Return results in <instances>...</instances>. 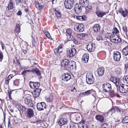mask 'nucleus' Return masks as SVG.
I'll list each match as a JSON object with an SVG mask.
<instances>
[{
	"label": "nucleus",
	"mask_w": 128,
	"mask_h": 128,
	"mask_svg": "<svg viewBox=\"0 0 128 128\" xmlns=\"http://www.w3.org/2000/svg\"><path fill=\"white\" fill-rule=\"evenodd\" d=\"M74 0H65L64 5L65 8L70 9L74 5Z\"/></svg>",
	"instance_id": "f257e3e1"
},
{
	"label": "nucleus",
	"mask_w": 128,
	"mask_h": 128,
	"mask_svg": "<svg viewBox=\"0 0 128 128\" xmlns=\"http://www.w3.org/2000/svg\"><path fill=\"white\" fill-rule=\"evenodd\" d=\"M84 26L82 24L78 23L74 26V29L75 31L78 32H82L84 30Z\"/></svg>",
	"instance_id": "f03ea898"
},
{
	"label": "nucleus",
	"mask_w": 128,
	"mask_h": 128,
	"mask_svg": "<svg viewBox=\"0 0 128 128\" xmlns=\"http://www.w3.org/2000/svg\"><path fill=\"white\" fill-rule=\"evenodd\" d=\"M110 39L111 41L114 43H119L121 42V38L116 34H111L110 37Z\"/></svg>",
	"instance_id": "7ed1b4c3"
},
{
	"label": "nucleus",
	"mask_w": 128,
	"mask_h": 128,
	"mask_svg": "<svg viewBox=\"0 0 128 128\" xmlns=\"http://www.w3.org/2000/svg\"><path fill=\"white\" fill-rule=\"evenodd\" d=\"M86 78V82L88 84H91L94 83V79L92 74L87 73Z\"/></svg>",
	"instance_id": "20e7f679"
},
{
	"label": "nucleus",
	"mask_w": 128,
	"mask_h": 128,
	"mask_svg": "<svg viewBox=\"0 0 128 128\" xmlns=\"http://www.w3.org/2000/svg\"><path fill=\"white\" fill-rule=\"evenodd\" d=\"M76 50L74 48L70 49L66 51V54L68 57L71 58L74 56L76 53Z\"/></svg>",
	"instance_id": "39448f33"
},
{
	"label": "nucleus",
	"mask_w": 128,
	"mask_h": 128,
	"mask_svg": "<svg viewBox=\"0 0 128 128\" xmlns=\"http://www.w3.org/2000/svg\"><path fill=\"white\" fill-rule=\"evenodd\" d=\"M102 87L104 91L106 92H108L112 89L111 85L108 82L103 84Z\"/></svg>",
	"instance_id": "423d86ee"
},
{
	"label": "nucleus",
	"mask_w": 128,
	"mask_h": 128,
	"mask_svg": "<svg viewBox=\"0 0 128 128\" xmlns=\"http://www.w3.org/2000/svg\"><path fill=\"white\" fill-rule=\"evenodd\" d=\"M120 92L122 93H125L128 91V86L125 84H120L119 87Z\"/></svg>",
	"instance_id": "0eeeda50"
},
{
	"label": "nucleus",
	"mask_w": 128,
	"mask_h": 128,
	"mask_svg": "<svg viewBox=\"0 0 128 128\" xmlns=\"http://www.w3.org/2000/svg\"><path fill=\"white\" fill-rule=\"evenodd\" d=\"M36 107L38 110L41 111L44 110L46 108V105L44 102H41L37 104Z\"/></svg>",
	"instance_id": "6e6552de"
},
{
	"label": "nucleus",
	"mask_w": 128,
	"mask_h": 128,
	"mask_svg": "<svg viewBox=\"0 0 128 128\" xmlns=\"http://www.w3.org/2000/svg\"><path fill=\"white\" fill-rule=\"evenodd\" d=\"M113 58L114 60L116 61H118L120 60L121 58L120 53L118 51L114 52L113 53Z\"/></svg>",
	"instance_id": "1a4fd4ad"
},
{
	"label": "nucleus",
	"mask_w": 128,
	"mask_h": 128,
	"mask_svg": "<svg viewBox=\"0 0 128 128\" xmlns=\"http://www.w3.org/2000/svg\"><path fill=\"white\" fill-rule=\"evenodd\" d=\"M74 8L75 12L78 14L81 12L82 9V6H79L78 4H75Z\"/></svg>",
	"instance_id": "9d476101"
},
{
	"label": "nucleus",
	"mask_w": 128,
	"mask_h": 128,
	"mask_svg": "<svg viewBox=\"0 0 128 128\" xmlns=\"http://www.w3.org/2000/svg\"><path fill=\"white\" fill-rule=\"evenodd\" d=\"M76 68V62L73 61L70 63L69 66L67 69L71 70L73 71L74 70H75Z\"/></svg>",
	"instance_id": "9b49d317"
},
{
	"label": "nucleus",
	"mask_w": 128,
	"mask_h": 128,
	"mask_svg": "<svg viewBox=\"0 0 128 128\" xmlns=\"http://www.w3.org/2000/svg\"><path fill=\"white\" fill-rule=\"evenodd\" d=\"M104 68L103 67L98 68L97 70V72L98 76H103L104 74Z\"/></svg>",
	"instance_id": "f8f14e48"
},
{
	"label": "nucleus",
	"mask_w": 128,
	"mask_h": 128,
	"mask_svg": "<svg viewBox=\"0 0 128 128\" xmlns=\"http://www.w3.org/2000/svg\"><path fill=\"white\" fill-rule=\"evenodd\" d=\"M61 78L62 80L67 81L71 78V76L70 74L68 73L62 75Z\"/></svg>",
	"instance_id": "ddd939ff"
},
{
	"label": "nucleus",
	"mask_w": 128,
	"mask_h": 128,
	"mask_svg": "<svg viewBox=\"0 0 128 128\" xmlns=\"http://www.w3.org/2000/svg\"><path fill=\"white\" fill-rule=\"evenodd\" d=\"M27 116L29 118H31L34 115V112L32 109L30 108H28L26 112Z\"/></svg>",
	"instance_id": "4468645a"
},
{
	"label": "nucleus",
	"mask_w": 128,
	"mask_h": 128,
	"mask_svg": "<svg viewBox=\"0 0 128 128\" xmlns=\"http://www.w3.org/2000/svg\"><path fill=\"white\" fill-rule=\"evenodd\" d=\"M94 44L90 42L88 44L86 47L87 50L90 52L94 51Z\"/></svg>",
	"instance_id": "2eb2a0df"
},
{
	"label": "nucleus",
	"mask_w": 128,
	"mask_h": 128,
	"mask_svg": "<svg viewBox=\"0 0 128 128\" xmlns=\"http://www.w3.org/2000/svg\"><path fill=\"white\" fill-rule=\"evenodd\" d=\"M92 28L94 32L97 33L100 31V26L98 24H95L93 26Z\"/></svg>",
	"instance_id": "dca6fc26"
},
{
	"label": "nucleus",
	"mask_w": 128,
	"mask_h": 128,
	"mask_svg": "<svg viewBox=\"0 0 128 128\" xmlns=\"http://www.w3.org/2000/svg\"><path fill=\"white\" fill-rule=\"evenodd\" d=\"M41 90L40 89H36L32 93V94L33 96L35 98H37L40 95Z\"/></svg>",
	"instance_id": "f3484780"
},
{
	"label": "nucleus",
	"mask_w": 128,
	"mask_h": 128,
	"mask_svg": "<svg viewBox=\"0 0 128 128\" xmlns=\"http://www.w3.org/2000/svg\"><path fill=\"white\" fill-rule=\"evenodd\" d=\"M67 120L65 118H60L58 122V124L60 126L65 124L67 123Z\"/></svg>",
	"instance_id": "a211bd4d"
},
{
	"label": "nucleus",
	"mask_w": 128,
	"mask_h": 128,
	"mask_svg": "<svg viewBox=\"0 0 128 128\" xmlns=\"http://www.w3.org/2000/svg\"><path fill=\"white\" fill-rule=\"evenodd\" d=\"M89 55L88 53H85L83 55L82 59L83 62L85 63L88 62L89 59Z\"/></svg>",
	"instance_id": "6ab92c4d"
},
{
	"label": "nucleus",
	"mask_w": 128,
	"mask_h": 128,
	"mask_svg": "<svg viewBox=\"0 0 128 128\" xmlns=\"http://www.w3.org/2000/svg\"><path fill=\"white\" fill-rule=\"evenodd\" d=\"M88 36L87 34L84 33L78 34L76 35V37L80 39H84Z\"/></svg>",
	"instance_id": "aec40b11"
},
{
	"label": "nucleus",
	"mask_w": 128,
	"mask_h": 128,
	"mask_svg": "<svg viewBox=\"0 0 128 128\" xmlns=\"http://www.w3.org/2000/svg\"><path fill=\"white\" fill-rule=\"evenodd\" d=\"M80 3L82 6H87L89 5L88 0H80Z\"/></svg>",
	"instance_id": "412c9836"
},
{
	"label": "nucleus",
	"mask_w": 128,
	"mask_h": 128,
	"mask_svg": "<svg viewBox=\"0 0 128 128\" xmlns=\"http://www.w3.org/2000/svg\"><path fill=\"white\" fill-rule=\"evenodd\" d=\"M31 72H32L33 73H35L38 76H40L41 74L40 72L37 68H32V70H31Z\"/></svg>",
	"instance_id": "4be33fe9"
},
{
	"label": "nucleus",
	"mask_w": 128,
	"mask_h": 128,
	"mask_svg": "<svg viewBox=\"0 0 128 128\" xmlns=\"http://www.w3.org/2000/svg\"><path fill=\"white\" fill-rule=\"evenodd\" d=\"M70 62L68 60L65 59L62 60V64L63 65H64L66 68H68Z\"/></svg>",
	"instance_id": "5701e85b"
},
{
	"label": "nucleus",
	"mask_w": 128,
	"mask_h": 128,
	"mask_svg": "<svg viewBox=\"0 0 128 128\" xmlns=\"http://www.w3.org/2000/svg\"><path fill=\"white\" fill-rule=\"evenodd\" d=\"M96 13L98 17L101 18L104 15H106V14L105 12L102 10L97 11L96 12Z\"/></svg>",
	"instance_id": "b1692460"
},
{
	"label": "nucleus",
	"mask_w": 128,
	"mask_h": 128,
	"mask_svg": "<svg viewBox=\"0 0 128 128\" xmlns=\"http://www.w3.org/2000/svg\"><path fill=\"white\" fill-rule=\"evenodd\" d=\"M25 103L28 105L29 106L30 105V104L32 102L31 98L30 96L27 97L24 100Z\"/></svg>",
	"instance_id": "393cba45"
},
{
	"label": "nucleus",
	"mask_w": 128,
	"mask_h": 128,
	"mask_svg": "<svg viewBox=\"0 0 128 128\" xmlns=\"http://www.w3.org/2000/svg\"><path fill=\"white\" fill-rule=\"evenodd\" d=\"M122 52L123 54L125 56L128 55V45L123 49Z\"/></svg>",
	"instance_id": "a878e982"
},
{
	"label": "nucleus",
	"mask_w": 128,
	"mask_h": 128,
	"mask_svg": "<svg viewBox=\"0 0 128 128\" xmlns=\"http://www.w3.org/2000/svg\"><path fill=\"white\" fill-rule=\"evenodd\" d=\"M13 2L12 0H10L9 4H8V8H6V10H9L10 9H12L14 8Z\"/></svg>",
	"instance_id": "bb28decb"
},
{
	"label": "nucleus",
	"mask_w": 128,
	"mask_h": 128,
	"mask_svg": "<svg viewBox=\"0 0 128 128\" xmlns=\"http://www.w3.org/2000/svg\"><path fill=\"white\" fill-rule=\"evenodd\" d=\"M95 118L97 120L101 122H103L104 119L103 116L98 115L96 116Z\"/></svg>",
	"instance_id": "cd10ccee"
},
{
	"label": "nucleus",
	"mask_w": 128,
	"mask_h": 128,
	"mask_svg": "<svg viewBox=\"0 0 128 128\" xmlns=\"http://www.w3.org/2000/svg\"><path fill=\"white\" fill-rule=\"evenodd\" d=\"M112 110L114 111V112L118 113V114H120L121 112L120 109L117 106H115L114 107L112 108Z\"/></svg>",
	"instance_id": "c85d7f7f"
},
{
	"label": "nucleus",
	"mask_w": 128,
	"mask_h": 128,
	"mask_svg": "<svg viewBox=\"0 0 128 128\" xmlns=\"http://www.w3.org/2000/svg\"><path fill=\"white\" fill-rule=\"evenodd\" d=\"M54 53L56 56H57L58 57L60 58L61 56V55L62 52V50H60V51H58L56 50V49H54Z\"/></svg>",
	"instance_id": "c756f323"
},
{
	"label": "nucleus",
	"mask_w": 128,
	"mask_h": 128,
	"mask_svg": "<svg viewBox=\"0 0 128 128\" xmlns=\"http://www.w3.org/2000/svg\"><path fill=\"white\" fill-rule=\"evenodd\" d=\"M86 12L85 13L87 14L91 12V10L92 8V7L90 5L89 6V5L87 6H86Z\"/></svg>",
	"instance_id": "7c9ffc66"
},
{
	"label": "nucleus",
	"mask_w": 128,
	"mask_h": 128,
	"mask_svg": "<svg viewBox=\"0 0 128 128\" xmlns=\"http://www.w3.org/2000/svg\"><path fill=\"white\" fill-rule=\"evenodd\" d=\"M86 18L84 16H76V18L78 20L81 21H85L86 20Z\"/></svg>",
	"instance_id": "2f4dec72"
},
{
	"label": "nucleus",
	"mask_w": 128,
	"mask_h": 128,
	"mask_svg": "<svg viewBox=\"0 0 128 128\" xmlns=\"http://www.w3.org/2000/svg\"><path fill=\"white\" fill-rule=\"evenodd\" d=\"M92 92V90H88L85 92L81 93L80 94L82 95V96H86L89 95Z\"/></svg>",
	"instance_id": "473e14b6"
},
{
	"label": "nucleus",
	"mask_w": 128,
	"mask_h": 128,
	"mask_svg": "<svg viewBox=\"0 0 128 128\" xmlns=\"http://www.w3.org/2000/svg\"><path fill=\"white\" fill-rule=\"evenodd\" d=\"M112 82L114 83L116 86H119L118 80L116 78H113Z\"/></svg>",
	"instance_id": "72a5a7b5"
},
{
	"label": "nucleus",
	"mask_w": 128,
	"mask_h": 128,
	"mask_svg": "<svg viewBox=\"0 0 128 128\" xmlns=\"http://www.w3.org/2000/svg\"><path fill=\"white\" fill-rule=\"evenodd\" d=\"M18 108L22 112H25L26 110V108L25 106H23L21 105H19L18 106Z\"/></svg>",
	"instance_id": "f704fd0d"
},
{
	"label": "nucleus",
	"mask_w": 128,
	"mask_h": 128,
	"mask_svg": "<svg viewBox=\"0 0 128 128\" xmlns=\"http://www.w3.org/2000/svg\"><path fill=\"white\" fill-rule=\"evenodd\" d=\"M55 15L58 18H60L62 16V14L60 10H55Z\"/></svg>",
	"instance_id": "c9c22d12"
},
{
	"label": "nucleus",
	"mask_w": 128,
	"mask_h": 128,
	"mask_svg": "<svg viewBox=\"0 0 128 128\" xmlns=\"http://www.w3.org/2000/svg\"><path fill=\"white\" fill-rule=\"evenodd\" d=\"M77 124L74 123H71L67 128H76Z\"/></svg>",
	"instance_id": "e433bc0d"
},
{
	"label": "nucleus",
	"mask_w": 128,
	"mask_h": 128,
	"mask_svg": "<svg viewBox=\"0 0 128 128\" xmlns=\"http://www.w3.org/2000/svg\"><path fill=\"white\" fill-rule=\"evenodd\" d=\"M122 122L124 124L128 123V116H125L122 120Z\"/></svg>",
	"instance_id": "4c0bfd02"
},
{
	"label": "nucleus",
	"mask_w": 128,
	"mask_h": 128,
	"mask_svg": "<svg viewBox=\"0 0 128 128\" xmlns=\"http://www.w3.org/2000/svg\"><path fill=\"white\" fill-rule=\"evenodd\" d=\"M20 25L18 24H17L16 25L15 31L17 32H20Z\"/></svg>",
	"instance_id": "58836bf2"
},
{
	"label": "nucleus",
	"mask_w": 128,
	"mask_h": 128,
	"mask_svg": "<svg viewBox=\"0 0 128 128\" xmlns=\"http://www.w3.org/2000/svg\"><path fill=\"white\" fill-rule=\"evenodd\" d=\"M47 102H52L53 100V96H50L46 98Z\"/></svg>",
	"instance_id": "ea45409f"
},
{
	"label": "nucleus",
	"mask_w": 128,
	"mask_h": 128,
	"mask_svg": "<svg viewBox=\"0 0 128 128\" xmlns=\"http://www.w3.org/2000/svg\"><path fill=\"white\" fill-rule=\"evenodd\" d=\"M121 14L124 17L126 16H128V11L126 10L125 12L124 11H122L121 12Z\"/></svg>",
	"instance_id": "a19ab883"
},
{
	"label": "nucleus",
	"mask_w": 128,
	"mask_h": 128,
	"mask_svg": "<svg viewBox=\"0 0 128 128\" xmlns=\"http://www.w3.org/2000/svg\"><path fill=\"white\" fill-rule=\"evenodd\" d=\"M122 72V70L121 69L119 68H116L115 70L116 73L118 75L121 74Z\"/></svg>",
	"instance_id": "79ce46f5"
},
{
	"label": "nucleus",
	"mask_w": 128,
	"mask_h": 128,
	"mask_svg": "<svg viewBox=\"0 0 128 128\" xmlns=\"http://www.w3.org/2000/svg\"><path fill=\"white\" fill-rule=\"evenodd\" d=\"M123 79L124 83L128 84V75L124 76Z\"/></svg>",
	"instance_id": "37998d69"
},
{
	"label": "nucleus",
	"mask_w": 128,
	"mask_h": 128,
	"mask_svg": "<svg viewBox=\"0 0 128 128\" xmlns=\"http://www.w3.org/2000/svg\"><path fill=\"white\" fill-rule=\"evenodd\" d=\"M70 91V93L72 94H75L76 92V90L75 87L71 88Z\"/></svg>",
	"instance_id": "c03bdc74"
},
{
	"label": "nucleus",
	"mask_w": 128,
	"mask_h": 128,
	"mask_svg": "<svg viewBox=\"0 0 128 128\" xmlns=\"http://www.w3.org/2000/svg\"><path fill=\"white\" fill-rule=\"evenodd\" d=\"M114 111L112 110V108L108 112V115L110 116H112L114 114Z\"/></svg>",
	"instance_id": "a18cd8bd"
},
{
	"label": "nucleus",
	"mask_w": 128,
	"mask_h": 128,
	"mask_svg": "<svg viewBox=\"0 0 128 128\" xmlns=\"http://www.w3.org/2000/svg\"><path fill=\"white\" fill-rule=\"evenodd\" d=\"M34 84L35 82H31L30 83V88L33 89H35L34 87Z\"/></svg>",
	"instance_id": "49530a36"
},
{
	"label": "nucleus",
	"mask_w": 128,
	"mask_h": 128,
	"mask_svg": "<svg viewBox=\"0 0 128 128\" xmlns=\"http://www.w3.org/2000/svg\"><path fill=\"white\" fill-rule=\"evenodd\" d=\"M40 86V84L39 82H35L34 84L35 89H39L38 88Z\"/></svg>",
	"instance_id": "de8ad7c7"
},
{
	"label": "nucleus",
	"mask_w": 128,
	"mask_h": 128,
	"mask_svg": "<svg viewBox=\"0 0 128 128\" xmlns=\"http://www.w3.org/2000/svg\"><path fill=\"white\" fill-rule=\"evenodd\" d=\"M72 30L70 29H67L66 31L67 34L68 35V36H71L72 34Z\"/></svg>",
	"instance_id": "09e8293b"
},
{
	"label": "nucleus",
	"mask_w": 128,
	"mask_h": 128,
	"mask_svg": "<svg viewBox=\"0 0 128 128\" xmlns=\"http://www.w3.org/2000/svg\"><path fill=\"white\" fill-rule=\"evenodd\" d=\"M118 32L119 31L116 28H114L112 31L113 34H117Z\"/></svg>",
	"instance_id": "8fccbe9b"
},
{
	"label": "nucleus",
	"mask_w": 128,
	"mask_h": 128,
	"mask_svg": "<svg viewBox=\"0 0 128 128\" xmlns=\"http://www.w3.org/2000/svg\"><path fill=\"white\" fill-rule=\"evenodd\" d=\"M122 28L124 32L126 34L127 31V29L126 26H123Z\"/></svg>",
	"instance_id": "3c124183"
},
{
	"label": "nucleus",
	"mask_w": 128,
	"mask_h": 128,
	"mask_svg": "<svg viewBox=\"0 0 128 128\" xmlns=\"http://www.w3.org/2000/svg\"><path fill=\"white\" fill-rule=\"evenodd\" d=\"M108 124L106 123H104L102 125L100 128H108L107 127Z\"/></svg>",
	"instance_id": "603ef678"
},
{
	"label": "nucleus",
	"mask_w": 128,
	"mask_h": 128,
	"mask_svg": "<svg viewBox=\"0 0 128 128\" xmlns=\"http://www.w3.org/2000/svg\"><path fill=\"white\" fill-rule=\"evenodd\" d=\"M96 40L98 41L102 40H103V38L101 36H99L97 37Z\"/></svg>",
	"instance_id": "864d4df0"
},
{
	"label": "nucleus",
	"mask_w": 128,
	"mask_h": 128,
	"mask_svg": "<svg viewBox=\"0 0 128 128\" xmlns=\"http://www.w3.org/2000/svg\"><path fill=\"white\" fill-rule=\"evenodd\" d=\"M3 55L2 52H0V62H1L3 59Z\"/></svg>",
	"instance_id": "5fc2aeb1"
},
{
	"label": "nucleus",
	"mask_w": 128,
	"mask_h": 128,
	"mask_svg": "<svg viewBox=\"0 0 128 128\" xmlns=\"http://www.w3.org/2000/svg\"><path fill=\"white\" fill-rule=\"evenodd\" d=\"M62 45L60 44V46L58 47V49H56V50L60 51V50H62Z\"/></svg>",
	"instance_id": "6e6d98bb"
},
{
	"label": "nucleus",
	"mask_w": 128,
	"mask_h": 128,
	"mask_svg": "<svg viewBox=\"0 0 128 128\" xmlns=\"http://www.w3.org/2000/svg\"><path fill=\"white\" fill-rule=\"evenodd\" d=\"M28 72H31V70H24L23 72L22 73L24 74H26V73Z\"/></svg>",
	"instance_id": "4d7b16f0"
},
{
	"label": "nucleus",
	"mask_w": 128,
	"mask_h": 128,
	"mask_svg": "<svg viewBox=\"0 0 128 128\" xmlns=\"http://www.w3.org/2000/svg\"><path fill=\"white\" fill-rule=\"evenodd\" d=\"M44 6L42 5V4L40 3V4L39 5V8H38V9L39 10H41L44 8Z\"/></svg>",
	"instance_id": "13d9d810"
},
{
	"label": "nucleus",
	"mask_w": 128,
	"mask_h": 128,
	"mask_svg": "<svg viewBox=\"0 0 128 128\" xmlns=\"http://www.w3.org/2000/svg\"><path fill=\"white\" fill-rule=\"evenodd\" d=\"M8 128H11V125L10 123V119H9L8 120Z\"/></svg>",
	"instance_id": "bf43d9fd"
},
{
	"label": "nucleus",
	"mask_w": 128,
	"mask_h": 128,
	"mask_svg": "<svg viewBox=\"0 0 128 128\" xmlns=\"http://www.w3.org/2000/svg\"><path fill=\"white\" fill-rule=\"evenodd\" d=\"M14 76L12 74H10L9 75L7 78V79L10 80V79H11Z\"/></svg>",
	"instance_id": "052dcab7"
},
{
	"label": "nucleus",
	"mask_w": 128,
	"mask_h": 128,
	"mask_svg": "<svg viewBox=\"0 0 128 128\" xmlns=\"http://www.w3.org/2000/svg\"><path fill=\"white\" fill-rule=\"evenodd\" d=\"M80 128H88V126L86 125V124L85 125L82 124V126Z\"/></svg>",
	"instance_id": "680f3d73"
},
{
	"label": "nucleus",
	"mask_w": 128,
	"mask_h": 128,
	"mask_svg": "<svg viewBox=\"0 0 128 128\" xmlns=\"http://www.w3.org/2000/svg\"><path fill=\"white\" fill-rule=\"evenodd\" d=\"M17 15L20 16L22 14V12L20 10L18 11L17 14Z\"/></svg>",
	"instance_id": "e2e57ef3"
},
{
	"label": "nucleus",
	"mask_w": 128,
	"mask_h": 128,
	"mask_svg": "<svg viewBox=\"0 0 128 128\" xmlns=\"http://www.w3.org/2000/svg\"><path fill=\"white\" fill-rule=\"evenodd\" d=\"M36 44V42L35 39H33L32 42V44L34 46Z\"/></svg>",
	"instance_id": "0e129e2a"
},
{
	"label": "nucleus",
	"mask_w": 128,
	"mask_h": 128,
	"mask_svg": "<svg viewBox=\"0 0 128 128\" xmlns=\"http://www.w3.org/2000/svg\"><path fill=\"white\" fill-rule=\"evenodd\" d=\"M48 38L50 39L52 38V37L50 35V34L49 33H48L46 36Z\"/></svg>",
	"instance_id": "69168bd1"
},
{
	"label": "nucleus",
	"mask_w": 128,
	"mask_h": 128,
	"mask_svg": "<svg viewBox=\"0 0 128 128\" xmlns=\"http://www.w3.org/2000/svg\"><path fill=\"white\" fill-rule=\"evenodd\" d=\"M46 36L48 33H49L48 31L46 30H45L44 32Z\"/></svg>",
	"instance_id": "338daca9"
},
{
	"label": "nucleus",
	"mask_w": 128,
	"mask_h": 128,
	"mask_svg": "<svg viewBox=\"0 0 128 128\" xmlns=\"http://www.w3.org/2000/svg\"><path fill=\"white\" fill-rule=\"evenodd\" d=\"M75 44H77L78 43L77 41L75 39H74L73 40Z\"/></svg>",
	"instance_id": "774afa93"
}]
</instances>
